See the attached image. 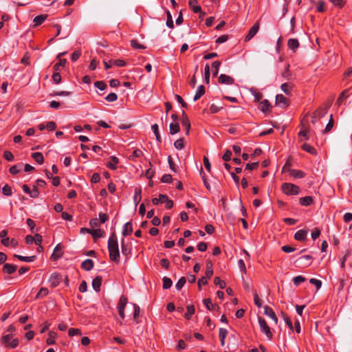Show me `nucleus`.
Returning a JSON list of instances; mask_svg holds the SVG:
<instances>
[{"label":"nucleus","instance_id":"1","mask_svg":"<svg viewBox=\"0 0 352 352\" xmlns=\"http://www.w3.org/2000/svg\"><path fill=\"white\" fill-rule=\"evenodd\" d=\"M108 250L109 252L110 258L115 262H119L120 252L118 249V243L117 236L114 232L112 233L109 238Z\"/></svg>","mask_w":352,"mask_h":352},{"label":"nucleus","instance_id":"2","mask_svg":"<svg viewBox=\"0 0 352 352\" xmlns=\"http://www.w3.org/2000/svg\"><path fill=\"white\" fill-rule=\"evenodd\" d=\"M12 334L9 333L5 335L1 338L2 343L6 346L12 349L16 348L19 344V340L17 338L12 339Z\"/></svg>","mask_w":352,"mask_h":352},{"label":"nucleus","instance_id":"3","mask_svg":"<svg viewBox=\"0 0 352 352\" xmlns=\"http://www.w3.org/2000/svg\"><path fill=\"white\" fill-rule=\"evenodd\" d=\"M282 190L286 195H298L300 192V188L298 186L291 184L284 183L282 185Z\"/></svg>","mask_w":352,"mask_h":352},{"label":"nucleus","instance_id":"4","mask_svg":"<svg viewBox=\"0 0 352 352\" xmlns=\"http://www.w3.org/2000/svg\"><path fill=\"white\" fill-rule=\"evenodd\" d=\"M258 324L260 326L261 331L265 333V335L270 340L272 338V333L270 331V328L267 325L265 319L261 317H258Z\"/></svg>","mask_w":352,"mask_h":352},{"label":"nucleus","instance_id":"5","mask_svg":"<svg viewBox=\"0 0 352 352\" xmlns=\"http://www.w3.org/2000/svg\"><path fill=\"white\" fill-rule=\"evenodd\" d=\"M328 108H329V107H319L317 110H316L314 112L313 116L311 117V122L313 124H315V122H316L318 118H322L323 116H324V115L327 112Z\"/></svg>","mask_w":352,"mask_h":352},{"label":"nucleus","instance_id":"6","mask_svg":"<svg viewBox=\"0 0 352 352\" xmlns=\"http://www.w3.org/2000/svg\"><path fill=\"white\" fill-rule=\"evenodd\" d=\"M179 124L182 125V130L185 131L186 132L190 131V122L184 111H182V117L179 122Z\"/></svg>","mask_w":352,"mask_h":352},{"label":"nucleus","instance_id":"7","mask_svg":"<svg viewBox=\"0 0 352 352\" xmlns=\"http://www.w3.org/2000/svg\"><path fill=\"white\" fill-rule=\"evenodd\" d=\"M260 24L258 21H256L253 26L250 28L249 30L248 34L246 35L245 38V41H249L251 40L258 32L259 30Z\"/></svg>","mask_w":352,"mask_h":352},{"label":"nucleus","instance_id":"8","mask_svg":"<svg viewBox=\"0 0 352 352\" xmlns=\"http://www.w3.org/2000/svg\"><path fill=\"white\" fill-rule=\"evenodd\" d=\"M173 122L170 124V132H179L180 126L178 116L175 114L171 116Z\"/></svg>","mask_w":352,"mask_h":352},{"label":"nucleus","instance_id":"9","mask_svg":"<svg viewBox=\"0 0 352 352\" xmlns=\"http://www.w3.org/2000/svg\"><path fill=\"white\" fill-rule=\"evenodd\" d=\"M56 127V123L53 121L48 122L47 124L43 123L39 124L37 126V129L38 131H43L44 129H47L48 131H55Z\"/></svg>","mask_w":352,"mask_h":352},{"label":"nucleus","instance_id":"10","mask_svg":"<svg viewBox=\"0 0 352 352\" xmlns=\"http://www.w3.org/2000/svg\"><path fill=\"white\" fill-rule=\"evenodd\" d=\"M218 82L220 84L233 85L234 83V80L231 76L222 74L219 76Z\"/></svg>","mask_w":352,"mask_h":352},{"label":"nucleus","instance_id":"11","mask_svg":"<svg viewBox=\"0 0 352 352\" xmlns=\"http://www.w3.org/2000/svg\"><path fill=\"white\" fill-rule=\"evenodd\" d=\"M62 279L61 276L58 273H53L51 274L49 282L52 287H56Z\"/></svg>","mask_w":352,"mask_h":352},{"label":"nucleus","instance_id":"12","mask_svg":"<svg viewBox=\"0 0 352 352\" xmlns=\"http://www.w3.org/2000/svg\"><path fill=\"white\" fill-rule=\"evenodd\" d=\"M272 106L270 102L265 99L259 103L258 109L263 113H267L271 111Z\"/></svg>","mask_w":352,"mask_h":352},{"label":"nucleus","instance_id":"13","mask_svg":"<svg viewBox=\"0 0 352 352\" xmlns=\"http://www.w3.org/2000/svg\"><path fill=\"white\" fill-rule=\"evenodd\" d=\"M80 232L81 233L87 232V233L91 234L95 240H96V232H100V234L99 235L100 236H104V232L101 230L100 229L90 230V229H88L86 228H82L80 229Z\"/></svg>","mask_w":352,"mask_h":352},{"label":"nucleus","instance_id":"14","mask_svg":"<svg viewBox=\"0 0 352 352\" xmlns=\"http://www.w3.org/2000/svg\"><path fill=\"white\" fill-rule=\"evenodd\" d=\"M63 246L60 243H58L54 248V252L51 256V258L54 261H56L62 256Z\"/></svg>","mask_w":352,"mask_h":352},{"label":"nucleus","instance_id":"15","mask_svg":"<svg viewBox=\"0 0 352 352\" xmlns=\"http://www.w3.org/2000/svg\"><path fill=\"white\" fill-rule=\"evenodd\" d=\"M276 104L282 107H287L289 105V100L282 94H278L276 96Z\"/></svg>","mask_w":352,"mask_h":352},{"label":"nucleus","instance_id":"16","mask_svg":"<svg viewBox=\"0 0 352 352\" xmlns=\"http://www.w3.org/2000/svg\"><path fill=\"white\" fill-rule=\"evenodd\" d=\"M312 256L310 255H305L300 256L296 260V262L301 265L309 266L311 264L310 261L312 260Z\"/></svg>","mask_w":352,"mask_h":352},{"label":"nucleus","instance_id":"17","mask_svg":"<svg viewBox=\"0 0 352 352\" xmlns=\"http://www.w3.org/2000/svg\"><path fill=\"white\" fill-rule=\"evenodd\" d=\"M47 18V14H41L35 16L34 18L33 22L34 25L33 27L36 28L40 25H41Z\"/></svg>","mask_w":352,"mask_h":352},{"label":"nucleus","instance_id":"18","mask_svg":"<svg viewBox=\"0 0 352 352\" xmlns=\"http://www.w3.org/2000/svg\"><path fill=\"white\" fill-rule=\"evenodd\" d=\"M307 231L300 230L297 231L294 234V239L299 241H303L307 239Z\"/></svg>","mask_w":352,"mask_h":352},{"label":"nucleus","instance_id":"19","mask_svg":"<svg viewBox=\"0 0 352 352\" xmlns=\"http://www.w3.org/2000/svg\"><path fill=\"white\" fill-rule=\"evenodd\" d=\"M264 314L269 316L270 318H271L274 321V322L276 324L278 322V318L276 317L274 311L269 307L267 306H265L264 307Z\"/></svg>","mask_w":352,"mask_h":352},{"label":"nucleus","instance_id":"20","mask_svg":"<svg viewBox=\"0 0 352 352\" xmlns=\"http://www.w3.org/2000/svg\"><path fill=\"white\" fill-rule=\"evenodd\" d=\"M17 269V266L12 264L6 263L3 265V271L8 274H13Z\"/></svg>","mask_w":352,"mask_h":352},{"label":"nucleus","instance_id":"21","mask_svg":"<svg viewBox=\"0 0 352 352\" xmlns=\"http://www.w3.org/2000/svg\"><path fill=\"white\" fill-rule=\"evenodd\" d=\"M82 268L86 271H90L94 267V261L91 259H86L81 264Z\"/></svg>","mask_w":352,"mask_h":352},{"label":"nucleus","instance_id":"22","mask_svg":"<svg viewBox=\"0 0 352 352\" xmlns=\"http://www.w3.org/2000/svg\"><path fill=\"white\" fill-rule=\"evenodd\" d=\"M160 197L161 198V203L165 202L166 207L168 209L171 208L173 206V202L170 199H168L166 195L160 194Z\"/></svg>","mask_w":352,"mask_h":352},{"label":"nucleus","instance_id":"23","mask_svg":"<svg viewBox=\"0 0 352 352\" xmlns=\"http://www.w3.org/2000/svg\"><path fill=\"white\" fill-rule=\"evenodd\" d=\"M197 0H189L188 2L189 6L192 8L195 13H199L201 12V6L197 5Z\"/></svg>","mask_w":352,"mask_h":352},{"label":"nucleus","instance_id":"24","mask_svg":"<svg viewBox=\"0 0 352 352\" xmlns=\"http://www.w3.org/2000/svg\"><path fill=\"white\" fill-rule=\"evenodd\" d=\"M287 45L289 48L294 52L299 47V42L296 38H290L288 40Z\"/></svg>","mask_w":352,"mask_h":352},{"label":"nucleus","instance_id":"25","mask_svg":"<svg viewBox=\"0 0 352 352\" xmlns=\"http://www.w3.org/2000/svg\"><path fill=\"white\" fill-rule=\"evenodd\" d=\"M102 283V277L97 276L92 281V287L96 292H99Z\"/></svg>","mask_w":352,"mask_h":352},{"label":"nucleus","instance_id":"26","mask_svg":"<svg viewBox=\"0 0 352 352\" xmlns=\"http://www.w3.org/2000/svg\"><path fill=\"white\" fill-rule=\"evenodd\" d=\"M133 232V227L131 222H127L124 224L122 230V234L124 236L129 235Z\"/></svg>","mask_w":352,"mask_h":352},{"label":"nucleus","instance_id":"27","mask_svg":"<svg viewBox=\"0 0 352 352\" xmlns=\"http://www.w3.org/2000/svg\"><path fill=\"white\" fill-rule=\"evenodd\" d=\"M293 85L292 83H283L281 85V90L287 95H290L292 92Z\"/></svg>","mask_w":352,"mask_h":352},{"label":"nucleus","instance_id":"28","mask_svg":"<svg viewBox=\"0 0 352 352\" xmlns=\"http://www.w3.org/2000/svg\"><path fill=\"white\" fill-rule=\"evenodd\" d=\"M301 148H302V149H303L304 151H307V153H309L310 154H312V155L317 154L316 150L312 146H311L307 143H303L301 146Z\"/></svg>","mask_w":352,"mask_h":352},{"label":"nucleus","instance_id":"29","mask_svg":"<svg viewBox=\"0 0 352 352\" xmlns=\"http://www.w3.org/2000/svg\"><path fill=\"white\" fill-rule=\"evenodd\" d=\"M288 172L289 173L290 175L294 176L296 178H302L305 176V173L301 170L288 169Z\"/></svg>","mask_w":352,"mask_h":352},{"label":"nucleus","instance_id":"30","mask_svg":"<svg viewBox=\"0 0 352 352\" xmlns=\"http://www.w3.org/2000/svg\"><path fill=\"white\" fill-rule=\"evenodd\" d=\"M14 256L19 260L24 262H33L36 259V256H23L18 254H14Z\"/></svg>","mask_w":352,"mask_h":352},{"label":"nucleus","instance_id":"31","mask_svg":"<svg viewBox=\"0 0 352 352\" xmlns=\"http://www.w3.org/2000/svg\"><path fill=\"white\" fill-rule=\"evenodd\" d=\"M32 157L39 164H43L44 162V158H43V154L41 153H39V152L33 153L32 154Z\"/></svg>","mask_w":352,"mask_h":352},{"label":"nucleus","instance_id":"32","mask_svg":"<svg viewBox=\"0 0 352 352\" xmlns=\"http://www.w3.org/2000/svg\"><path fill=\"white\" fill-rule=\"evenodd\" d=\"M205 94V87L204 85H199L197 90V92L194 96V101H196L200 98Z\"/></svg>","mask_w":352,"mask_h":352},{"label":"nucleus","instance_id":"33","mask_svg":"<svg viewBox=\"0 0 352 352\" xmlns=\"http://www.w3.org/2000/svg\"><path fill=\"white\" fill-rule=\"evenodd\" d=\"M313 201V199L310 196L301 197L299 199V202L302 206H309Z\"/></svg>","mask_w":352,"mask_h":352},{"label":"nucleus","instance_id":"34","mask_svg":"<svg viewBox=\"0 0 352 352\" xmlns=\"http://www.w3.org/2000/svg\"><path fill=\"white\" fill-rule=\"evenodd\" d=\"M250 91L251 94L254 96L255 102H258L263 98V94L261 92L258 91L256 89L251 88Z\"/></svg>","mask_w":352,"mask_h":352},{"label":"nucleus","instance_id":"35","mask_svg":"<svg viewBox=\"0 0 352 352\" xmlns=\"http://www.w3.org/2000/svg\"><path fill=\"white\" fill-rule=\"evenodd\" d=\"M110 159H111V162L108 163L107 166L109 168L114 170L116 168V164H118L119 160L116 156H111L110 157Z\"/></svg>","mask_w":352,"mask_h":352},{"label":"nucleus","instance_id":"36","mask_svg":"<svg viewBox=\"0 0 352 352\" xmlns=\"http://www.w3.org/2000/svg\"><path fill=\"white\" fill-rule=\"evenodd\" d=\"M212 263L211 261H208L207 263V267H206V277H207V278H210L211 276H212L213 274V270H212Z\"/></svg>","mask_w":352,"mask_h":352},{"label":"nucleus","instance_id":"37","mask_svg":"<svg viewBox=\"0 0 352 352\" xmlns=\"http://www.w3.org/2000/svg\"><path fill=\"white\" fill-rule=\"evenodd\" d=\"M121 250L122 254L128 256L131 253V249L127 248L124 239L121 241Z\"/></svg>","mask_w":352,"mask_h":352},{"label":"nucleus","instance_id":"38","mask_svg":"<svg viewBox=\"0 0 352 352\" xmlns=\"http://www.w3.org/2000/svg\"><path fill=\"white\" fill-rule=\"evenodd\" d=\"M195 311V307L193 305H188L187 306V312L184 314L185 318L189 320L191 318V316L194 314Z\"/></svg>","mask_w":352,"mask_h":352},{"label":"nucleus","instance_id":"39","mask_svg":"<svg viewBox=\"0 0 352 352\" xmlns=\"http://www.w3.org/2000/svg\"><path fill=\"white\" fill-rule=\"evenodd\" d=\"M228 331L226 329L220 328L219 329V338L222 346L225 344V338L227 336Z\"/></svg>","mask_w":352,"mask_h":352},{"label":"nucleus","instance_id":"40","mask_svg":"<svg viewBox=\"0 0 352 352\" xmlns=\"http://www.w3.org/2000/svg\"><path fill=\"white\" fill-rule=\"evenodd\" d=\"M131 45L133 48L134 49H138V50H144L146 49V46L142 45V44H140L138 41V40L136 39H132L131 41Z\"/></svg>","mask_w":352,"mask_h":352},{"label":"nucleus","instance_id":"41","mask_svg":"<svg viewBox=\"0 0 352 352\" xmlns=\"http://www.w3.org/2000/svg\"><path fill=\"white\" fill-rule=\"evenodd\" d=\"M67 60L65 58L59 59V61L54 65V69L56 72H60V67H64L66 64Z\"/></svg>","mask_w":352,"mask_h":352},{"label":"nucleus","instance_id":"42","mask_svg":"<svg viewBox=\"0 0 352 352\" xmlns=\"http://www.w3.org/2000/svg\"><path fill=\"white\" fill-rule=\"evenodd\" d=\"M166 14H167L166 25L169 28L173 29L174 28V23H173L172 15L169 10H166Z\"/></svg>","mask_w":352,"mask_h":352},{"label":"nucleus","instance_id":"43","mask_svg":"<svg viewBox=\"0 0 352 352\" xmlns=\"http://www.w3.org/2000/svg\"><path fill=\"white\" fill-rule=\"evenodd\" d=\"M173 285V282L170 278L166 276L163 278V289H169Z\"/></svg>","mask_w":352,"mask_h":352},{"label":"nucleus","instance_id":"44","mask_svg":"<svg viewBox=\"0 0 352 352\" xmlns=\"http://www.w3.org/2000/svg\"><path fill=\"white\" fill-rule=\"evenodd\" d=\"M221 62L219 60H215L212 63V67L214 69L213 76H217L219 73V69L221 65Z\"/></svg>","mask_w":352,"mask_h":352},{"label":"nucleus","instance_id":"45","mask_svg":"<svg viewBox=\"0 0 352 352\" xmlns=\"http://www.w3.org/2000/svg\"><path fill=\"white\" fill-rule=\"evenodd\" d=\"M61 80H62V78H61V76L60 74V72L54 71V73L52 75V80H53V82L55 84L58 85V84H59L61 82Z\"/></svg>","mask_w":352,"mask_h":352},{"label":"nucleus","instance_id":"46","mask_svg":"<svg viewBox=\"0 0 352 352\" xmlns=\"http://www.w3.org/2000/svg\"><path fill=\"white\" fill-rule=\"evenodd\" d=\"M56 337V333L54 331H50L49 333V338L47 339V344L48 345L54 344L55 341L54 339Z\"/></svg>","mask_w":352,"mask_h":352},{"label":"nucleus","instance_id":"47","mask_svg":"<svg viewBox=\"0 0 352 352\" xmlns=\"http://www.w3.org/2000/svg\"><path fill=\"white\" fill-rule=\"evenodd\" d=\"M22 164H16L10 167V173L12 175L19 173L21 169Z\"/></svg>","mask_w":352,"mask_h":352},{"label":"nucleus","instance_id":"48","mask_svg":"<svg viewBox=\"0 0 352 352\" xmlns=\"http://www.w3.org/2000/svg\"><path fill=\"white\" fill-rule=\"evenodd\" d=\"M126 303L127 298L124 296H121L118 305V309H124Z\"/></svg>","mask_w":352,"mask_h":352},{"label":"nucleus","instance_id":"49","mask_svg":"<svg viewBox=\"0 0 352 352\" xmlns=\"http://www.w3.org/2000/svg\"><path fill=\"white\" fill-rule=\"evenodd\" d=\"M333 124H334V120L333 118V116L331 115L329 122L327 124L323 132H329L332 129Z\"/></svg>","mask_w":352,"mask_h":352},{"label":"nucleus","instance_id":"50","mask_svg":"<svg viewBox=\"0 0 352 352\" xmlns=\"http://www.w3.org/2000/svg\"><path fill=\"white\" fill-rule=\"evenodd\" d=\"M141 189L136 188L135 192V195L133 197L134 202L135 204H138L141 201Z\"/></svg>","mask_w":352,"mask_h":352},{"label":"nucleus","instance_id":"51","mask_svg":"<svg viewBox=\"0 0 352 352\" xmlns=\"http://www.w3.org/2000/svg\"><path fill=\"white\" fill-rule=\"evenodd\" d=\"M214 283L216 285H219L221 289H224L226 286V282L220 279L219 277H215L214 279Z\"/></svg>","mask_w":352,"mask_h":352},{"label":"nucleus","instance_id":"52","mask_svg":"<svg viewBox=\"0 0 352 352\" xmlns=\"http://www.w3.org/2000/svg\"><path fill=\"white\" fill-rule=\"evenodd\" d=\"M71 94V92L67 91H54L50 94L52 96H68Z\"/></svg>","mask_w":352,"mask_h":352},{"label":"nucleus","instance_id":"53","mask_svg":"<svg viewBox=\"0 0 352 352\" xmlns=\"http://www.w3.org/2000/svg\"><path fill=\"white\" fill-rule=\"evenodd\" d=\"M186 283V278L185 277L180 278L179 280H178V282L175 285L176 289L177 290H180L184 287V285H185Z\"/></svg>","mask_w":352,"mask_h":352},{"label":"nucleus","instance_id":"54","mask_svg":"<svg viewBox=\"0 0 352 352\" xmlns=\"http://www.w3.org/2000/svg\"><path fill=\"white\" fill-rule=\"evenodd\" d=\"M210 75V67L208 65H206L204 67V79L206 83H209Z\"/></svg>","mask_w":352,"mask_h":352},{"label":"nucleus","instance_id":"55","mask_svg":"<svg viewBox=\"0 0 352 352\" xmlns=\"http://www.w3.org/2000/svg\"><path fill=\"white\" fill-rule=\"evenodd\" d=\"M2 193L6 196H10L12 195V188L8 184H6L2 188Z\"/></svg>","mask_w":352,"mask_h":352},{"label":"nucleus","instance_id":"56","mask_svg":"<svg viewBox=\"0 0 352 352\" xmlns=\"http://www.w3.org/2000/svg\"><path fill=\"white\" fill-rule=\"evenodd\" d=\"M281 316L283 320H285V323L287 324L288 327L291 330H293V325L290 318L283 312L281 313Z\"/></svg>","mask_w":352,"mask_h":352},{"label":"nucleus","instance_id":"57","mask_svg":"<svg viewBox=\"0 0 352 352\" xmlns=\"http://www.w3.org/2000/svg\"><path fill=\"white\" fill-rule=\"evenodd\" d=\"M306 280V278L302 276H297L293 278V282L295 285H298L301 283Z\"/></svg>","mask_w":352,"mask_h":352},{"label":"nucleus","instance_id":"58","mask_svg":"<svg viewBox=\"0 0 352 352\" xmlns=\"http://www.w3.org/2000/svg\"><path fill=\"white\" fill-rule=\"evenodd\" d=\"M291 76L292 74L289 72V65L287 64L285 67V72L282 73V76L285 79H290Z\"/></svg>","mask_w":352,"mask_h":352},{"label":"nucleus","instance_id":"59","mask_svg":"<svg viewBox=\"0 0 352 352\" xmlns=\"http://www.w3.org/2000/svg\"><path fill=\"white\" fill-rule=\"evenodd\" d=\"M329 1L338 8H342L346 3L345 0H329Z\"/></svg>","mask_w":352,"mask_h":352},{"label":"nucleus","instance_id":"60","mask_svg":"<svg viewBox=\"0 0 352 352\" xmlns=\"http://www.w3.org/2000/svg\"><path fill=\"white\" fill-rule=\"evenodd\" d=\"M204 305L207 307L208 309L212 310L213 309L214 305L212 303V301L210 298H206L203 300Z\"/></svg>","mask_w":352,"mask_h":352},{"label":"nucleus","instance_id":"61","mask_svg":"<svg viewBox=\"0 0 352 352\" xmlns=\"http://www.w3.org/2000/svg\"><path fill=\"white\" fill-rule=\"evenodd\" d=\"M48 294V289L45 287H42L36 296V298H39L46 296Z\"/></svg>","mask_w":352,"mask_h":352},{"label":"nucleus","instance_id":"62","mask_svg":"<svg viewBox=\"0 0 352 352\" xmlns=\"http://www.w3.org/2000/svg\"><path fill=\"white\" fill-rule=\"evenodd\" d=\"M174 146L177 149H182L184 147V139L180 138L175 141Z\"/></svg>","mask_w":352,"mask_h":352},{"label":"nucleus","instance_id":"63","mask_svg":"<svg viewBox=\"0 0 352 352\" xmlns=\"http://www.w3.org/2000/svg\"><path fill=\"white\" fill-rule=\"evenodd\" d=\"M94 85L101 91L104 90L107 87V85L103 81H96Z\"/></svg>","mask_w":352,"mask_h":352},{"label":"nucleus","instance_id":"64","mask_svg":"<svg viewBox=\"0 0 352 352\" xmlns=\"http://www.w3.org/2000/svg\"><path fill=\"white\" fill-rule=\"evenodd\" d=\"M105 99L108 102H114L118 99V96L115 93H111L106 96Z\"/></svg>","mask_w":352,"mask_h":352}]
</instances>
